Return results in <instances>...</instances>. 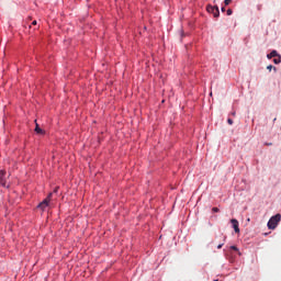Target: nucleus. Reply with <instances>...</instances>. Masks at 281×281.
Instances as JSON below:
<instances>
[{"label":"nucleus","instance_id":"nucleus-1","mask_svg":"<svg viewBox=\"0 0 281 281\" xmlns=\"http://www.w3.org/2000/svg\"><path fill=\"white\" fill-rule=\"evenodd\" d=\"M280 221H281L280 213H277V215H273L272 217H270V221H268L267 223L268 229H276Z\"/></svg>","mask_w":281,"mask_h":281},{"label":"nucleus","instance_id":"nucleus-2","mask_svg":"<svg viewBox=\"0 0 281 281\" xmlns=\"http://www.w3.org/2000/svg\"><path fill=\"white\" fill-rule=\"evenodd\" d=\"M206 11L207 13L212 14L213 16H215V19H217L220 16V10L217 5H206Z\"/></svg>","mask_w":281,"mask_h":281},{"label":"nucleus","instance_id":"nucleus-3","mask_svg":"<svg viewBox=\"0 0 281 281\" xmlns=\"http://www.w3.org/2000/svg\"><path fill=\"white\" fill-rule=\"evenodd\" d=\"M52 193H49L40 204H38V209H41L42 211H45L46 207H48L50 201H52Z\"/></svg>","mask_w":281,"mask_h":281},{"label":"nucleus","instance_id":"nucleus-4","mask_svg":"<svg viewBox=\"0 0 281 281\" xmlns=\"http://www.w3.org/2000/svg\"><path fill=\"white\" fill-rule=\"evenodd\" d=\"M7 171L0 170V184L4 188H10L7 186V178H5Z\"/></svg>","mask_w":281,"mask_h":281},{"label":"nucleus","instance_id":"nucleus-5","mask_svg":"<svg viewBox=\"0 0 281 281\" xmlns=\"http://www.w3.org/2000/svg\"><path fill=\"white\" fill-rule=\"evenodd\" d=\"M233 229L235 231V233L239 234L240 233V228H239V222L237 218H232L231 220Z\"/></svg>","mask_w":281,"mask_h":281},{"label":"nucleus","instance_id":"nucleus-6","mask_svg":"<svg viewBox=\"0 0 281 281\" xmlns=\"http://www.w3.org/2000/svg\"><path fill=\"white\" fill-rule=\"evenodd\" d=\"M35 133L38 134V135H44L45 134V131L40 127L38 123H36V125H35Z\"/></svg>","mask_w":281,"mask_h":281},{"label":"nucleus","instance_id":"nucleus-7","mask_svg":"<svg viewBox=\"0 0 281 281\" xmlns=\"http://www.w3.org/2000/svg\"><path fill=\"white\" fill-rule=\"evenodd\" d=\"M279 56V54L277 53V50L270 52V54L267 55L268 59H272V58H277Z\"/></svg>","mask_w":281,"mask_h":281},{"label":"nucleus","instance_id":"nucleus-8","mask_svg":"<svg viewBox=\"0 0 281 281\" xmlns=\"http://www.w3.org/2000/svg\"><path fill=\"white\" fill-rule=\"evenodd\" d=\"M273 63H274L276 65L281 64V55L274 57Z\"/></svg>","mask_w":281,"mask_h":281},{"label":"nucleus","instance_id":"nucleus-9","mask_svg":"<svg viewBox=\"0 0 281 281\" xmlns=\"http://www.w3.org/2000/svg\"><path fill=\"white\" fill-rule=\"evenodd\" d=\"M267 69H268V71H272V69H273L274 71H277V68H276L274 66H272V65H268V66H267Z\"/></svg>","mask_w":281,"mask_h":281},{"label":"nucleus","instance_id":"nucleus-10","mask_svg":"<svg viewBox=\"0 0 281 281\" xmlns=\"http://www.w3.org/2000/svg\"><path fill=\"white\" fill-rule=\"evenodd\" d=\"M231 249L234 250V251H239L238 247L235 246V245L231 246Z\"/></svg>","mask_w":281,"mask_h":281},{"label":"nucleus","instance_id":"nucleus-11","mask_svg":"<svg viewBox=\"0 0 281 281\" xmlns=\"http://www.w3.org/2000/svg\"><path fill=\"white\" fill-rule=\"evenodd\" d=\"M233 15V10L232 9H228L227 10V16H232Z\"/></svg>","mask_w":281,"mask_h":281},{"label":"nucleus","instance_id":"nucleus-12","mask_svg":"<svg viewBox=\"0 0 281 281\" xmlns=\"http://www.w3.org/2000/svg\"><path fill=\"white\" fill-rule=\"evenodd\" d=\"M232 2H233V0H225L224 1L225 5H229V3H232Z\"/></svg>","mask_w":281,"mask_h":281},{"label":"nucleus","instance_id":"nucleus-13","mask_svg":"<svg viewBox=\"0 0 281 281\" xmlns=\"http://www.w3.org/2000/svg\"><path fill=\"white\" fill-rule=\"evenodd\" d=\"M212 212H214V213H218V212H220V210H218V207H213V209H212Z\"/></svg>","mask_w":281,"mask_h":281},{"label":"nucleus","instance_id":"nucleus-14","mask_svg":"<svg viewBox=\"0 0 281 281\" xmlns=\"http://www.w3.org/2000/svg\"><path fill=\"white\" fill-rule=\"evenodd\" d=\"M227 122H228L229 125H233V124H234L233 119H228Z\"/></svg>","mask_w":281,"mask_h":281},{"label":"nucleus","instance_id":"nucleus-15","mask_svg":"<svg viewBox=\"0 0 281 281\" xmlns=\"http://www.w3.org/2000/svg\"><path fill=\"white\" fill-rule=\"evenodd\" d=\"M223 245H224V244H220V245L217 246V249H222Z\"/></svg>","mask_w":281,"mask_h":281},{"label":"nucleus","instance_id":"nucleus-16","mask_svg":"<svg viewBox=\"0 0 281 281\" xmlns=\"http://www.w3.org/2000/svg\"><path fill=\"white\" fill-rule=\"evenodd\" d=\"M36 24H37V22H36V21H33V22H32V25H36Z\"/></svg>","mask_w":281,"mask_h":281},{"label":"nucleus","instance_id":"nucleus-17","mask_svg":"<svg viewBox=\"0 0 281 281\" xmlns=\"http://www.w3.org/2000/svg\"><path fill=\"white\" fill-rule=\"evenodd\" d=\"M58 191V187H56V189L54 190V192L56 193Z\"/></svg>","mask_w":281,"mask_h":281},{"label":"nucleus","instance_id":"nucleus-18","mask_svg":"<svg viewBox=\"0 0 281 281\" xmlns=\"http://www.w3.org/2000/svg\"><path fill=\"white\" fill-rule=\"evenodd\" d=\"M222 12H225V8L224 7H222Z\"/></svg>","mask_w":281,"mask_h":281},{"label":"nucleus","instance_id":"nucleus-19","mask_svg":"<svg viewBox=\"0 0 281 281\" xmlns=\"http://www.w3.org/2000/svg\"><path fill=\"white\" fill-rule=\"evenodd\" d=\"M232 115H233V116H236V112H233Z\"/></svg>","mask_w":281,"mask_h":281}]
</instances>
